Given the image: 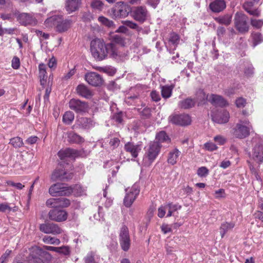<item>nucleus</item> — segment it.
<instances>
[{
	"instance_id": "1",
	"label": "nucleus",
	"mask_w": 263,
	"mask_h": 263,
	"mask_svg": "<svg viewBox=\"0 0 263 263\" xmlns=\"http://www.w3.org/2000/svg\"><path fill=\"white\" fill-rule=\"evenodd\" d=\"M90 51L92 57L98 61H101L108 57L116 59L118 56L117 46L113 43L105 44L104 40L99 38L90 42Z\"/></svg>"
},
{
	"instance_id": "2",
	"label": "nucleus",
	"mask_w": 263,
	"mask_h": 263,
	"mask_svg": "<svg viewBox=\"0 0 263 263\" xmlns=\"http://www.w3.org/2000/svg\"><path fill=\"white\" fill-rule=\"evenodd\" d=\"M162 145L157 141L149 143L145 149V153L143 157V163L145 166H149L154 161L158 156Z\"/></svg>"
},
{
	"instance_id": "3",
	"label": "nucleus",
	"mask_w": 263,
	"mask_h": 263,
	"mask_svg": "<svg viewBox=\"0 0 263 263\" xmlns=\"http://www.w3.org/2000/svg\"><path fill=\"white\" fill-rule=\"evenodd\" d=\"M132 8L127 4L119 2L110 10V15L114 19L125 18L131 12Z\"/></svg>"
},
{
	"instance_id": "4",
	"label": "nucleus",
	"mask_w": 263,
	"mask_h": 263,
	"mask_svg": "<svg viewBox=\"0 0 263 263\" xmlns=\"http://www.w3.org/2000/svg\"><path fill=\"white\" fill-rule=\"evenodd\" d=\"M72 193V188L63 183L54 184L49 189V193L53 197L69 196Z\"/></svg>"
},
{
	"instance_id": "5",
	"label": "nucleus",
	"mask_w": 263,
	"mask_h": 263,
	"mask_svg": "<svg viewBox=\"0 0 263 263\" xmlns=\"http://www.w3.org/2000/svg\"><path fill=\"white\" fill-rule=\"evenodd\" d=\"M70 109L77 114L83 115L88 111L89 107L87 102L83 101L78 99H71L68 102Z\"/></svg>"
},
{
	"instance_id": "6",
	"label": "nucleus",
	"mask_w": 263,
	"mask_h": 263,
	"mask_svg": "<svg viewBox=\"0 0 263 263\" xmlns=\"http://www.w3.org/2000/svg\"><path fill=\"white\" fill-rule=\"evenodd\" d=\"M248 17L241 12H237L235 15L234 24L237 30L240 33H246L249 31L247 23Z\"/></svg>"
},
{
	"instance_id": "7",
	"label": "nucleus",
	"mask_w": 263,
	"mask_h": 263,
	"mask_svg": "<svg viewBox=\"0 0 263 263\" xmlns=\"http://www.w3.org/2000/svg\"><path fill=\"white\" fill-rule=\"evenodd\" d=\"M169 121L172 123L182 126H187L191 123V117L187 114H174L168 118Z\"/></svg>"
},
{
	"instance_id": "8",
	"label": "nucleus",
	"mask_w": 263,
	"mask_h": 263,
	"mask_svg": "<svg viewBox=\"0 0 263 263\" xmlns=\"http://www.w3.org/2000/svg\"><path fill=\"white\" fill-rule=\"evenodd\" d=\"M130 14L135 20L142 23L147 20L148 12L145 7L137 6L131 9Z\"/></svg>"
},
{
	"instance_id": "9",
	"label": "nucleus",
	"mask_w": 263,
	"mask_h": 263,
	"mask_svg": "<svg viewBox=\"0 0 263 263\" xmlns=\"http://www.w3.org/2000/svg\"><path fill=\"white\" fill-rule=\"evenodd\" d=\"M119 241L122 249L124 251H127L130 248V240L128 229L126 226H123L121 229Z\"/></svg>"
},
{
	"instance_id": "10",
	"label": "nucleus",
	"mask_w": 263,
	"mask_h": 263,
	"mask_svg": "<svg viewBox=\"0 0 263 263\" xmlns=\"http://www.w3.org/2000/svg\"><path fill=\"white\" fill-rule=\"evenodd\" d=\"M47 206L57 208H67L70 205V201L69 199L60 197L58 198H50L46 202Z\"/></svg>"
},
{
	"instance_id": "11",
	"label": "nucleus",
	"mask_w": 263,
	"mask_h": 263,
	"mask_svg": "<svg viewBox=\"0 0 263 263\" xmlns=\"http://www.w3.org/2000/svg\"><path fill=\"white\" fill-rule=\"evenodd\" d=\"M13 14L16 16L17 21L22 25L27 26L35 24V19L30 13H20L16 9H15Z\"/></svg>"
},
{
	"instance_id": "12",
	"label": "nucleus",
	"mask_w": 263,
	"mask_h": 263,
	"mask_svg": "<svg viewBox=\"0 0 263 263\" xmlns=\"http://www.w3.org/2000/svg\"><path fill=\"white\" fill-rule=\"evenodd\" d=\"M53 208L48 213V217L50 220L57 222H62L67 219L68 214L65 211L57 208Z\"/></svg>"
},
{
	"instance_id": "13",
	"label": "nucleus",
	"mask_w": 263,
	"mask_h": 263,
	"mask_svg": "<svg viewBox=\"0 0 263 263\" xmlns=\"http://www.w3.org/2000/svg\"><path fill=\"white\" fill-rule=\"evenodd\" d=\"M250 127L237 123L232 129L233 135L237 138L243 139L250 135Z\"/></svg>"
},
{
	"instance_id": "14",
	"label": "nucleus",
	"mask_w": 263,
	"mask_h": 263,
	"mask_svg": "<svg viewBox=\"0 0 263 263\" xmlns=\"http://www.w3.org/2000/svg\"><path fill=\"white\" fill-rule=\"evenodd\" d=\"M139 192L140 190L138 185L134 184L130 189L129 191L127 193L124 199V204L125 206L127 208L130 207L135 200L137 196L139 195Z\"/></svg>"
},
{
	"instance_id": "15",
	"label": "nucleus",
	"mask_w": 263,
	"mask_h": 263,
	"mask_svg": "<svg viewBox=\"0 0 263 263\" xmlns=\"http://www.w3.org/2000/svg\"><path fill=\"white\" fill-rule=\"evenodd\" d=\"M40 230L42 232L46 234H52L57 235L62 232V230L57 224L52 222H46L41 224Z\"/></svg>"
},
{
	"instance_id": "16",
	"label": "nucleus",
	"mask_w": 263,
	"mask_h": 263,
	"mask_svg": "<svg viewBox=\"0 0 263 263\" xmlns=\"http://www.w3.org/2000/svg\"><path fill=\"white\" fill-rule=\"evenodd\" d=\"M72 177L73 174L71 173H67L63 169H56L52 174L51 179L53 181H67L72 179Z\"/></svg>"
},
{
	"instance_id": "17",
	"label": "nucleus",
	"mask_w": 263,
	"mask_h": 263,
	"mask_svg": "<svg viewBox=\"0 0 263 263\" xmlns=\"http://www.w3.org/2000/svg\"><path fill=\"white\" fill-rule=\"evenodd\" d=\"M95 126L94 121L89 118L77 117L73 128L88 130Z\"/></svg>"
},
{
	"instance_id": "18",
	"label": "nucleus",
	"mask_w": 263,
	"mask_h": 263,
	"mask_svg": "<svg viewBox=\"0 0 263 263\" xmlns=\"http://www.w3.org/2000/svg\"><path fill=\"white\" fill-rule=\"evenodd\" d=\"M85 80L89 84L93 86H99L102 84L103 80L101 76L94 72H91L85 74Z\"/></svg>"
},
{
	"instance_id": "19",
	"label": "nucleus",
	"mask_w": 263,
	"mask_h": 263,
	"mask_svg": "<svg viewBox=\"0 0 263 263\" xmlns=\"http://www.w3.org/2000/svg\"><path fill=\"white\" fill-rule=\"evenodd\" d=\"M230 118L229 112L226 110L217 112L212 116V120L218 124H223L227 123Z\"/></svg>"
},
{
	"instance_id": "20",
	"label": "nucleus",
	"mask_w": 263,
	"mask_h": 263,
	"mask_svg": "<svg viewBox=\"0 0 263 263\" xmlns=\"http://www.w3.org/2000/svg\"><path fill=\"white\" fill-rule=\"evenodd\" d=\"M252 157L255 162L259 164L263 162V144H257L254 146Z\"/></svg>"
},
{
	"instance_id": "21",
	"label": "nucleus",
	"mask_w": 263,
	"mask_h": 263,
	"mask_svg": "<svg viewBox=\"0 0 263 263\" xmlns=\"http://www.w3.org/2000/svg\"><path fill=\"white\" fill-rule=\"evenodd\" d=\"M209 102L216 106L224 107L228 104L222 97L215 94L210 95Z\"/></svg>"
},
{
	"instance_id": "22",
	"label": "nucleus",
	"mask_w": 263,
	"mask_h": 263,
	"mask_svg": "<svg viewBox=\"0 0 263 263\" xmlns=\"http://www.w3.org/2000/svg\"><path fill=\"white\" fill-rule=\"evenodd\" d=\"M80 5L79 0H66L65 7L68 13H71L78 10Z\"/></svg>"
},
{
	"instance_id": "23",
	"label": "nucleus",
	"mask_w": 263,
	"mask_h": 263,
	"mask_svg": "<svg viewBox=\"0 0 263 263\" xmlns=\"http://www.w3.org/2000/svg\"><path fill=\"white\" fill-rule=\"evenodd\" d=\"M57 24V31L59 32L66 31L71 26L72 21L70 20H64L62 16H60V21Z\"/></svg>"
},
{
	"instance_id": "24",
	"label": "nucleus",
	"mask_w": 263,
	"mask_h": 263,
	"mask_svg": "<svg viewBox=\"0 0 263 263\" xmlns=\"http://www.w3.org/2000/svg\"><path fill=\"white\" fill-rule=\"evenodd\" d=\"M226 4L224 0H215L211 3L209 7L214 12H220L225 9Z\"/></svg>"
},
{
	"instance_id": "25",
	"label": "nucleus",
	"mask_w": 263,
	"mask_h": 263,
	"mask_svg": "<svg viewBox=\"0 0 263 263\" xmlns=\"http://www.w3.org/2000/svg\"><path fill=\"white\" fill-rule=\"evenodd\" d=\"M124 148L126 152L130 153L134 158H136L138 156V153L141 151V147L139 145H135L131 142H128L125 144Z\"/></svg>"
},
{
	"instance_id": "26",
	"label": "nucleus",
	"mask_w": 263,
	"mask_h": 263,
	"mask_svg": "<svg viewBox=\"0 0 263 263\" xmlns=\"http://www.w3.org/2000/svg\"><path fill=\"white\" fill-rule=\"evenodd\" d=\"M76 91L79 96L86 99L90 98L92 96L91 91L84 84L79 85L77 87Z\"/></svg>"
},
{
	"instance_id": "27",
	"label": "nucleus",
	"mask_w": 263,
	"mask_h": 263,
	"mask_svg": "<svg viewBox=\"0 0 263 263\" xmlns=\"http://www.w3.org/2000/svg\"><path fill=\"white\" fill-rule=\"evenodd\" d=\"M210 95H206L203 90L201 89H198L196 93L195 98L194 99L195 100V103H198V105L204 104L205 101H209Z\"/></svg>"
},
{
	"instance_id": "28",
	"label": "nucleus",
	"mask_w": 263,
	"mask_h": 263,
	"mask_svg": "<svg viewBox=\"0 0 263 263\" xmlns=\"http://www.w3.org/2000/svg\"><path fill=\"white\" fill-rule=\"evenodd\" d=\"M66 135L67 136V140L70 143H80L84 141L83 137L73 132H67Z\"/></svg>"
},
{
	"instance_id": "29",
	"label": "nucleus",
	"mask_w": 263,
	"mask_h": 263,
	"mask_svg": "<svg viewBox=\"0 0 263 263\" xmlns=\"http://www.w3.org/2000/svg\"><path fill=\"white\" fill-rule=\"evenodd\" d=\"M195 100L190 97H189L179 103V106L181 108L187 109L191 108L195 105Z\"/></svg>"
},
{
	"instance_id": "30",
	"label": "nucleus",
	"mask_w": 263,
	"mask_h": 263,
	"mask_svg": "<svg viewBox=\"0 0 263 263\" xmlns=\"http://www.w3.org/2000/svg\"><path fill=\"white\" fill-rule=\"evenodd\" d=\"M234 226L235 223L233 222H224L222 223L219 228L221 238H223L228 231L232 230Z\"/></svg>"
},
{
	"instance_id": "31",
	"label": "nucleus",
	"mask_w": 263,
	"mask_h": 263,
	"mask_svg": "<svg viewBox=\"0 0 263 263\" xmlns=\"http://www.w3.org/2000/svg\"><path fill=\"white\" fill-rule=\"evenodd\" d=\"M39 69L41 85L44 86L46 82L47 78L46 65L44 64H40L39 66Z\"/></svg>"
},
{
	"instance_id": "32",
	"label": "nucleus",
	"mask_w": 263,
	"mask_h": 263,
	"mask_svg": "<svg viewBox=\"0 0 263 263\" xmlns=\"http://www.w3.org/2000/svg\"><path fill=\"white\" fill-rule=\"evenodd\" d=\"M60 21V15H54L47 18L45 21V25L47 27L55 26L57 27L58 21Z\"/></svg>"
},
{
	"instance_id": "33",
	"label": "nucleus",
	"mask_w": 263,
	"mask_h": 263,
	"mask_svg": "<svg viewBox=\"0 0 263 263\" xmlns=\"http://www.w3.org/2000/svg\"><path fill=\"white\" fill-rule=\"evenodd\" d=\"M74 119V115L71 111H66L63 116V122L67 125H70Z\"/></svg>"
},
{
	"instance_id": "34",
	"label": "nucleus",
	"mask_w": 263,
	"mask_h": 263,
	"mask_svg": "<svg viewBox=\"0 0 263 263\" xmlns=\"http://www.w3.org/2000/svg\"><path fill=\"white\" fill-rule=\"evenodd\" d=\"M180 153V151L177 149H175L174 151L171 152L167 159L168 162L172 165L175 164Z\"/></svg>"
},
{
	"instance_id": "35",
	"label": "nucleus",
	"mask_w": 263,
	"mask_h": 263,
	"mask_svg": "<svg viewBox=\"0 0 263 263\" xmlns=\"http://www.w3.org/2000/svg\"><path fill=\"white\" fill-rule=\"evenodd\" d=\"M137 110L143 119H149L152 116V109L149 107H145L143 109L138 108Z\"/></svg>"
},
{
	"instance_id": "36",
	"label": "nucleus",
	"mask_w": 263,
	"mask_h": 263,
	"mask_svg": "<svg viewBox=\"0 0 263 263\" xmlns=\"http://www.w3.org/2000/svg\"><path fill=\"white\" fill-rule=\"evenodd\" d=\"M74 154V150L71 148H66L65 150H61L58 155L61 159H65L67 157H71Z\"/></svg>"
},
{
	"instance_id": "37",
	"label": "nucleus",
	"mask_w": 263,
	"mask_h": 263,
	"mask_svg": "<svg viewBox=\"0 0 263 263\" xmlns=\"http://www.w3.org/2000/svg\"><path fill=\"white\" fill-rule=\"evenodd\" d=\"M232 20V16L229 14L225 15L223 16L216 17L215 20L220 24H223L228 26L230 24Z\"/></svg>"
},
{
	"instance_id": "38",
	"label": "nucleus",
	"mask_w": 263,
	"mask_h": 263,
	"mask_svg": "<svg viewBox=\"0 0 263 263\" xmlns=\"http://www.w3.org/2000/svg\"><path fill=\"white\" fill-rule=\"evenodd\" d=\"M43 241L44 243L50 245H58L60 243V240L54 237H51L49 236H45L43 238Z\"/></svg>"
},
{
	"instance_id": "39",
	"label": "nucleus",
	"mask_w": 263,
	"mask_h": 263,
	"mask_svg": "<svg viewBox=\"0 0 263 263\" xmlns=\"http://www.w3.org/2000/svg\"><path fill=\"white\" fill-rule=\"evenodd\" d=\"M98 21L101 24L108 28H114L115 26V25L113 21L109 20V19L104 16H99L98 18Z\"/></svg>"
},
{
	"instance_id": "40",
	"label": "nucleus",
	"mask_w": 263,
	"mask_h": 263,
	"mask_svg": "<svg viewBox=\"0 0 263 263\" xmlns=\"http://www.w3.org/2000/svg\"><path fill=\"white\" fill-rule=\"evenodd\" d=\"M96 69L100 72H103L108 73L110 76H112L116 73V69L110 66L97 67Z\"/></svg>"
},
{
	"instance_id": "41",
	"label": "nucleus",
	"mask_w": 263,
	"mask_h": 263,
	"mask_svg": "<svg viewBox=\"0 0 263 263\" xmlns=\"http://www.w3.org/2000/svg\"><path fill=\"white\" fill-rule=\"evenodd\" d=\"M10 143L15 148L21 147L24 144L22 139L18 137H14L11 139Z\"/></svg>"
},
{
	"instance_id": "42",
	"label": "nucleus",
	"mask_w": 263,
	"mask_h": 263,
	"mask_svg": "<svg viewBox=\"0 0 263 263\" xmlns=\"http://www.w3.org/2000/svg\"><path fill=\"white\" fill-rule=\"evenodd\" d=\"M96 253L94 252H89L84 258L85 263H98L96 260Z\"/></svg>"
},
{
	"instance_id": "43",
	"label": "nucleus",
	"mask_w": 263,
	"mask_h": 263,
	"mask_svg": "<svg viewBox=\"0 0 263 263\" xmlns=\"http://www.w3.org/2000/svg\"><path fill=\"white\" fill-rule=\"evenodd\" d=\"M156 141L160 144L161 142L169 141L170 139L164 131L159 132L156 136Z\"/></svg>"
},
{
	"instance_id": "44",
	"label": "nucleus",
	"mask_w": 263,
	"mask_h": 263,
	"mask_svg": "<svg viewBox=\"0 0 263 263\" xmlns=\"http://www.w3.org/2000/svg\"><path fill=\"white\" fill-rule=\"evenodd\" d=\"M123 24L125 25L126 27H128L129 28L135 29L137 31L140 32L142 30V28L139 27L137 24L131 21H125L123 22Z\"/></svg>"
},
{
	"instance_id": "45",
	"label": "nucleus",
	"mask_w": 263,
	"mask_h": 263,
	"mask_svg": "<svg viewBox=\"0 0 263 263\" xmlns=\"http://www.w3.org/2000/svg\"><path fill=\"white\" fill-rule=\"evenodd\" d=\"M172 89L167 86H162L161 88V95L164 98H168L172 95Z\"/></svg>"
},
{
	"instance_id": "46",
	"label": "nucleus",
	"mask_w": 263,
	"mask_h": 263,
	"mask_svg": "<svg viewBox=\"0 0 263 263\" xmlns=\"http://www.w3.org/2000/svg\"><path fill=\"white\" fill-rule=\"evenodd\" d=\"M252 36L254 46H256L263 42V36L260 33H254L252 34Z\"/></svg>"
},
{
	"instance_id": "47",
	"label": "nucleus",
	"mask_w": 263,
	"mask_h": 263,
	"mask_svg": "<svg viewBox=\"0 0 263 263\" xmlns=\"http://www.w3.org/2000/svg\"><path fill=\"white\" fill-rule=\"evenodd\" d=\"M259 0H247L243 5V8L245 10L253 8L255 4L257 3Z\"/></svg>"
},
{
	"instance_id": "48",
	"label": "nucleus",
	"mask_w": 263,
	"mask_h": 263,
	"mask_svg": "<svg viewBox=\"0 0 263 263\" xmlns=\"http://www.w3.org/2000/svg\"><path fill=\"white\" fill-rule=\"evenodd\" d=\"M112 40L116 43L120 44V45H124L125 40L124 37L118 34H115L111 36Z\"/></svg>"
},
{
	"instance_id": "49",
	"label": "nucleus",
	"mask_w": 263,
	"mask_h": 263,
	"mask_svg": "<svg viewBox=\"0 0 263 263\" xmlns=\"http://www.w3.org/2000/svg\"><path fill=\"white\" fill-rule=\"evenodd\" d=\"M251 25L256 29H260L263 25L262 20L251 19Z\"/></svg>"
},
{
	"instance_id": "50",
	"label": "nucleus",
	"mask_w": 263,
	"mask_h": 263,
	"mask_svg": "<svg viewBox=\"0 0 263 263\" xmlns=\"http://www.w3.org/2000/svg\"><path fill=\"white\" fill-rule=\"evenodd\" d=\"M179 40V35L174 33H171L170 34V36L169 39V42H171L172 44L174 45H176L178 44Z\"/></svg>"
},
{
	"instance_id": "51",
	"label": "nucleus",
	"mask_w": 263,
	"mask_h": 263,
	"mask_svg": "<svg viewBox=\"0 0 263 263\" xmlns=\"http://www.w3.org/2000/svg\"><path fill=\"white\" fill-rule=\"evenodd\" d=\"M103 4L100 0H93L91 3V6L94 8L101 10L103 8Z\"/></svg>"
},
{
	"instance_id": "52",
	"label": "nucleus",
	"mask_w": 263,
	"mask_h": 263,
	"mask_svg": "<svg viewBox=\"0 0 263 263\" xmlns=\"http://www.w3.org/2000/svg\"><path fill=\"white\" fill-rule=\"evenodd\" d=\"M208 174L209 170L206 167L202 166L197 170V174L200 177H205Z\"/></svg>"
},
{
	"instance_id": "53",
	"label": "nucleus",
	"mask_w": 263,
	"mask_h": 263,
	"mask_svg": "<svg viewBox=\"0 0 263 263\" xmlns=\"http://www.w3.org/2000/svg\"><path fill=\"white\" fill-rule=\"evenodd\" d=\"M58 250L57 252L63 254L65 255H69L70 251V248L68 246H63L61 247H58Z\"/></svg>"
},
{
	"instance_id": "54",
	"label": "nucleus",
	"mask_w": 263,
	"mask_h": 263,
	"mask_svg": "<svg viewBox=\"0 0 263 263\" xmlns=\"http://www.w3.org/2000/svg\"><path fill=\"white\" fill-rule=\"evenodd\" d=\"M109 144L112 149H115L120 145V140L118 138H114L110 140Z\"/></svg>"
},
{
	"instance_id": "55",
	"label": "nucleus",
	"mask_w": 263,
	"mask_h": 263,
	"mask_svg": "<svg viewBox=\"0 0 263 263\" xmlns=\"http://www.w3.org/2000/svg\"><path fill=\"white\" fill-rule=\"evenodd\" d=\"M112 119L118 123H122L123 122V113L122 112H119L113 115Z\"/></svg>"
},
{
	"instance_id": "56",
	"label": "nucleus",
	"mask_w": 263,
	"mask_h": 263,
	"mask_svg": "<svg viewBox=\"0 0 263 263\" xmlns=\"http://www.w3.org/2000/svg\"><path fill=\"white\" fill-rule=\"evenodd\" d=\"M235 104L237 107L242 108L246 105V100L243 98H239L236 100Z\"/></svg>"
},
{
	"instance_id": "57",
	"label": "nucleus",
	"mask_w": 263,
	"mask_h": 263,
	"mask_svg": "<svg viewBox=\"0 0 263 263\" xmlns=\"http://www.w3.org/2000/svg\"><path fill=\"white\" fill-rule=\"evenodd\" d=\"M167 209L170 210L173 212L176 211L178 210H180L181 208V205L178 204H173L172 203H168L166 205Z\"/></svg>"
},
{
	"instance_id": "58",
	"label": "nucleus",
	"mask_w": 263,
	"mask_h": 263,
	"mask_svg": "<svg viewBox=\"0 0 263 263\" xmlns=\"http://www.w3.org/2000/svg\"><path fill=\"white\" fill-rule=\"evenodd\" d=\"M226 32V30L224 27L222 26H219L217 29V35L219 39H221L222 37L224 36Z\"/></svg>"
},
{
	"instance_id": "59",
	"label": "nucleus",
	"mask_w": 263,
	"mask_h": 263,
	"mask_svg": "<svg viewBox=\"0 0 263 263\" xmlns=\"http://www.w3.org/2000/svg\"><path fill=\"white\" fill-rule=\"evenodd\" d=\"M204 146L206 150L210 151H213L217 148V146L212 142H206Z\"/></svg>"
},
{
	"instance_id": "60",
	"label": "nucleus",
	"mask_w": 263,
	"mask_h": 263,
	"mask_svg": "<svg viewBox=\"0 0 263 263\" xmlns=\"http://www.w3.org/2000/svg\"><path fill=\"white\" fill-rule=\"evenodd\" d=\"M20 61L18 58L16 57H14L12 60V67L15 69H17L20 67Z\"/></svg>"
},
{
	"instance_id": "61",
	"label": "nucleus",
	"mask_w": 263,
	"mask_h": 263,
	"mask_svg": "<svg viewBox=\"0 0 263 263\" xmlns=\"http://www.w3.org/2000/svg\"><path fill=\"white\" fill-rule=\"evenodd\" d=\"M11 208L9 206L7 203H3L0 204V212H6V211H10Z\"/></svg>"
},
{
	"instance_id": "62",
	"label": "nucleus",
	"mask_w": 263,
	"mask_h": 263,
	"mask_svg": "<svg viewBox=\"0 0 263 263\" xmlns=\"http://www.w3.org/2000/svg\"><path fill=\"white\" fill-rule=\"evenodd\" d=\"M248 13L250 15L255 16H259L260 15V11L257 9H249L248 10H246Z\"/></svg>"
},
{
	"instance_id": "63",
	"label": "nucleus",
	"mask_w": 263,
	"mask_h": 263,
	"mask_svg": "<svg viewBox=\"0 0 263 263\" xmlns=\"http://www.w3.org/2000/svg\"><path fill=\"white\" fill-rule=\"evenodd\" d=\"M214 141L219 145H223L225 143L226 139L221 136H217L214 138Z\"/></svg>"
},
{
	"instance_id": "64",
	"label": "nucleus",
	"mask_w": 263,
	"mask_h": 263,
	"mask_svg": "<svg viewBox=\"0 0 263 263\" xmlns=\"http://www.w3.org/2000/svg\"><path fill=\"white\" fill-rule=\"evenodd\" d=\"M29 263H44L43 261L38 257L32 256L29 259Z\"/></svg>"
}]
</instances>
